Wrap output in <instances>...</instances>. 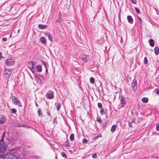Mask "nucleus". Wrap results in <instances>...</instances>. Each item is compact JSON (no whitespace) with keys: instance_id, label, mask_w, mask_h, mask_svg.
Segmentation results:
<instances>
[{"instance_id":"f257e3e1","label":"nucleus","mask_w":159,"mask_h":159,"mask_svg":"<svg viewBox=\"0 0 159 159\" xmlns=\"http://www.w3.org/2000/svg\"><path fill=\"white\" fill-rule=\"evenodd\" d=\"M10 154L12 156H13L15 158H21L19 155V153L18 151L16 148H13L11 150Z\"/></svg>"},{"instance_id":"f03ea898","label":"nucleus","mask_w":159,"mask_h":159,"mask_svg":"<svg viewBox=\"0 0 159 159\" xmlns=\"http://www.w3.org/2000/svg\"><path fill=\"white\" fill-rule=\"evenodd\" d=\"M80 57L82 60L84 62L87 63L90 60V57L85 53L81 54Z\"/></svg>"},{"instance_id":"7ed1b4c3","label":"nucleus","mask_w":159,"mask_h":159,"mask_svg":"<svg viewBox=\"0 0 159 159\" xmlns=\"http://www.w3.org/2000/svg\"><path fill=\"white\" fill-rule=\"evenodd\" d=\"M11 99L12 102L14 104L18 106L19 107H22V105L20 101L15 96H12L11 97Z\"/></svg>"},{"instance_id":"20e7f679","label":"nucleus","mask_w":159,"mask_h":159,"mask_svg":"<svg viewBox=\"0 0 159 159\" xmlns=\"http://www.w3.org/2000/svg\"><path fill=\"white\" fill-rule=\"evenodd\" d=\"M120 104L119 105L118 107L119 108H120L125 107L126 103V101L125 98H124L122 96H120Z\"/></svg>"},{"instance_id":"39448f33","label":"nucleus","mask_w":159,"mask_h":159,"mask_svg":"<svg viewBox=\"0 0 159 159\" xmlns=\"http://www.w3.org/2000/svg\"><path fill=\"white\" fill-rule=\"evenodd\" d=\"M12 69L9 70L6 69L4 70V74L6 78H9L11 73V70Z\"/></svg>"},{"instance_id":"423d86ee","label":"nucleus","mask_w":159,"mask_h":159,"mask_svg":"<svg viewBox=\"0 0 159 159\" xmlns=\"http://www.w3.org/2000/svg\"><path fill=\"white\" fill-rule=\"evenodd\" d=\"M5 63L7 66H10L13 65L15 63V62L12 59H7L5 61Z\"/></svg>"},{"instance_id":"0eeeda50","label":"nucleus","mask_w":159,"mask_h":159,"mask_svg":"<svg viewBox=\"0 0 159 159\" xmlns=\"http://www.w3.org/2000/svg\"><path fill=\"white\" fill-rule=\"evenodd\" d=\"M4 149L2 147H0V158H2V159L5 158L4 156Z\"/></svg>"},{"instance_id":"6e6552de","label":"nucleus","mask_w":159,"mask_h":159,"mask_svg":"<svg viewBox=\"0 0 159 159\" xmlns=\"http://www.w3.org/2000/svg\"><path fill=\"white\" fill-rule=\"evenodd\" d=\"M28 66L31 71L34 73V68H33V61H30L28 64Z\"/></svg>"},{"instance_id":"1a4fd4ad","label":"nucleus","mask_w":159,"mask_h":159,"mask_svg":"<svg viewBox=\"0 0 159 159\" xmlns=\"http://www.w3.org/2000/svg\"><path fill=\"white\" fill-rule=\"evenodd\" d=\"M131 86L134 90H135L137 89V82L135 79H134L131 83Z\"/></svg>"},{"instance_id":"9d476101","label":"nucleus","mask_w":159,"mask_h":159,"mask_svg":"<svg viewBox=\"0 0 159 159\" xmlns=\"http://www.w3.org/2000/svg\"><path fill=\"white\" fill-rule=\"evenodd\" d=\"M53 94V93L50 91L46 94V96L48 98L51 99L52 98Z\"/></svg>"},{"instance_id":"9b49d317","label":"nucleus","mask_w":159,"mask_h":159,"mask_svg":"<svg viewBox=\"0 0 159 159\" xmlns=\"http://www.w3.org/2000/svg\"><path fill=\"white\" fill-rule=\"evenodd\" d=\"M5 131H4L2 135V138L0 139V145H2L3 143V139L5 137Z\"/></svg>"},{"instance_id":"f8f14e48","label":"nucleus","mask_w":159,"mask_h":159,"mask_svg":"<svg viewBox=\"0 0 159 159\" xmlns=\"http://www.w3.org/2000/svg\"><path fill=\"white\" fill-rule=\"evenodd\" d=\"M6 120L5 116H2L1 118H0V124H3L5 122Z\"/></svg>"},{"instance_id":"ddd939ff","label":"nucleus","mask_w":159,"mask_h":159,"mask_svg":"<svg viewBox=\"0 0 159 159\" xmlns=\"http://www.w3.org/2000/svg\"><path fill=\"white\" fill-rule=\"evenodd\" d=\"M149 43L150 46L152 47H153L154 45L155 41L152 39H150L149 40Z\"/></svg>"},{"instance_id":"4468645a","label":"nucleus","mask_w":159,"mask_h":159,"mask_svg":"<svg viewBox=\"0 0 159 159\" xmlns=\"http://www.w3.org/2000/svg\"><path fill=\"white\" fill-rule=\"evenodd\" d=\"M40 41L43 43L45 44L46 42V39L44 37H41L39 39Z\"/></svg>"},{"instance_id":"2eb2a0df","label":"nucleus","mask_w":159,"mask_h":159,"mask_svg":"<svg viewBox=\"0 0 159 159\" xmlns=\"http://www.w3.org/2000/svg\"><path fill=\"white\" fill-rule=\"evenodd\" d=\"M127 19L128 20V21L131 24L133 23V20L132 17L130 16H128L127 17Z\"/></svg>"},{"instance_id":"dca6fc26","label":"nucleus","mask_w":159,"mask_h":159,"mask_svg":"<svg viewBox=\"0 0 159 159\" xmlns=\"http://www.w3.org/2000/svg\"><path fill=\"white\" fill-rule=\"evenodd\" d=\"M36 69L39 72H41L42 70V67L40 65L37 66L36 67Z\"/></svg>"},{"instance_id":"f3484780","label":"nucleus","mask_w":159,"mask_h":159,"mask_svg":"<svg viewBox=\"0 0 159 159\" xmlns=\"http://www.w3.org/2000/svg\"><path fill=\"white\" fill-rule=\"evenodd\" d=\"M55 106L56 107L57 110L58 111H59L61 107V103H55Z\"/></svg>"},{"instance_id":"a211bd4d","label":"nucleus","mask_w":159,"mask_h":159,"mask_svg":"<svg viewBox=\"0 0 159 159\" xmlns=\"http://www.w3.org/2000/svg\"><path fill=\"white\" fill-rule=\"evenodd\" d=\"M117 127V125H113L111 127V131L112 132H114L115 131Z\"/></svg>"},{"instance_id":"6ab92c4d","label":"nucleus","mask_w":159,"mask_h":159,"mask_svg":"<svg viewBox=\"0 0 159 159\" xmlns=\"http://www.w3.org/2000/svg\"><path fill=\"white\" fill-rule=\"evenodd\" d=\"M38 27L40 29H44L47 27L46 25L39 24L38 25Z\"/></svg>"},{"instance_id":"aec40b11","label":"nucleus","mask_w":159,"mask_h":159,"mask_svg":"<svg viewBox=\"0 0 159 159\" xmlns=\"http://www.w3.org/2000/svg\"><path fill=\"white\" fill-rule=\"evenodd\" d=\"M155 54L157 55L159 53V48L157 47H155L154 49Z\"/></svg>"},{"instance_id":"412c9836","label":"nucleus","mask_w":159,"mask_h":159,"mask_svg":"<svg viewBox=\"0 0 159 159\" xmlns=\"http://www.w3.org/2000/svg\"><path fill=\"white\" fill-rule=\"evenodd\" d=\"M142 100L143 102L147 103L148 101V98H143L142 99Z\"/></svg>"},{"instance_id":"4be33fe9","label":"nucleus","mask_w":159,"mask_h":159,"mask_svg":"<svg viewBox=\"0 0 159 159\" xmlns=\"http://www.w3.org/2000/svg\"><path fill=\"white\" fill-rule=\"evenodd\" d=\"M70 140L72 141L74 140V135L73 134H71L70 136Z\"/></svg>"},{"instance_id":"5701e85b","label":"nucleus","mask_w":159,"mask_h":159,"mask_svg":"<svg viewBox=\"0 0 159 159\" xmlns=\"http://www.w3.org/2000/svg\"><path fill=\"white\" fill-rule=\"evenodd\" d=\"M43 64L45 66V67L46 69V71H47V66L48 64H47V63L45 61H43Z\"/></svg>"},{"instance_id":"b1692460","label":"nucleus","mask_w":159,"mask_h":159,"mask_svg":"<svg viewBox=\"0 0 159 159\" xmlns=\"http://www.w3.org/2000/svg\"><path fill=\"white\" fill-rule=\"evenodd\" d=\"M90 82L92 84L94 83V79L93 77H91L90 79Z\"/></svg>"},{"instance_id":"393cba45","label":"nucleus","mask_w":159,"mask_h":159,"mask_svg":"<svg viewBox=\"0 0 159 159\" xmlns=\"http://www.w3.org/2000/svg\"><path fill=\"white\" fill-rule=\"evenodd\" d=\"M63 145L66 147H69L70 145L68 141H66L63 144Z\"/></svg>"},{"instance_id":"a878e982","label":"nucleus","mask_w":159,"mask_h":159,"mask_svg":"<svg viewBox=\"0 0 159 159\" xmlns=\"http://www.w3.org/2000/svg\"><path fill=\"white\" fill-rule=\"evenodd\" d=\"M138 19H139V24L140 26H142V22H143L142 21V20L139 17H138Z\"/></svg>"},{"instance_id":"bb28decb","label":"nucleus","mask_w":159,"mask_h":159,"mask_svg":"<svg viewBox=\"0 0 159 159\" xmlns=\"http://www.w3.org/2000/svg\"><path fill=\"white\" fill-rule=\"evenodd\" d=\"M48 38L52 42L53 41V39L51 35L50 34L48 36Z\"/></svg>"},{"instance_id":"cd10ccee","label":"nucleus","mask_w":159,"mask_h":159,"mask_svg":"<svg viewBox=\"0 0 159 159\" xmlns=\"http://www.w3.org/2000/svg\"><path fill=\"white\" fill-rule=\"evenodd\" d=\"M134 9H135L136 12L137 13H138V14L140 13V11H139V9L137 7H135Z\"/></svg>"},{"instance_id":"c85d7f7f","label":"nucleus","mask_w":159,"mask_h":159,"mask_svg":"<svg viewBox=\"0 0 159 159\" xmlns=\"http://www.w3.org/2000/svg\"><path fill=\"white\" fill-rule=\"evenodd\" d=\"M144 63L145 64H147V58L146 57H145L144 59Z\"/></svg>"},{"instance_id":"c756f323","label":"nucleus","mask_w":159,"mask_h":159,"mask_svg":"<svg viewBox=\"0 0 159 159\" xmlns=\"http://www.w3.org/2000/svg\"><path fill=\"white\" fill-rule=\"evenodd\" d=\"M98 108H101L102 109V105L101 104V103H98Z\"/></svg>"},{"instance_id":"7c9ffc66","label":"nucleus","mask_w":159,"mask_h":159,"mask_svg":"<svg viewBox=\"0 0 159 159\" xmlns=\"http://www.w3.org/2000/svg\"><path fill=\"white\" fill-rule=\"evenodd\" d=\"M37 80L38 81V82L40 84H41V80L39 78V77H37L36 78Z\"/></svg>"},{"instance_id":"2f4dec72","label":"nucleus","mask_w":159,"mask_h":159,"mask_svg":"<svg viewBox=\"0 0 159 159\" xmlns=\"http://www.w3.org/2000/svg\"><path fill=\"white\" fill-rule=\"evenodd\" d=\"M61 20V16H60V14H59V18L57 20V21H60Z\"/></svg>"},{"instance_id":"473e14b6","label":"nucleus","mask_w":159,"mask_h":159,"mask_svg":"<svg viewBox=\"0 0 159 159\" xmlns=\"http://www.w3.org/2000/svg\"><path fill=\"white\" fill-rule=\"evenodd\" d=\"M11 110L13 113H15L16 112V110L15 108H13L11 109Z\"/></svg>"},{"instance_id":"72a5a7b5","label":"nucleus","mask_w":159,"mask_h":159,"mask_svg":"<svg viewBox=\"0 0 159 159\" xmlns=\"http://www.w3.org/2000/svg\"><path fill=\"white\" fill-rule=\"evenodd\" d=\"M38 113L39 116H40L41 115H42L41 111L40 109H39L38 110Z\"/></svg>"},{"instance_id":"f704fd0d","label":"nucleus","mask_w":159,"mask_h":159,"mask_svg":"<svg viewBox=\"0 0 159 159\" xmlns=\"http://www.w3.org/2000/svg\"><path fill=\"white\" fill-rule=\"evenodd\" d=\"M92 158H95L97 157L96 154L95 153L92 156Z\"/></svg>"},{"instance_id":"c9c22d12","label":"nucleus","mask_w":159,"mask_h":159,"mask_svg":"<svg viewBox=\"0 0 159 159\" xmlns=\"http://www.w3.org/2000/svg\"><path fill=\"white\" fill-rule=\"evenodd\" d=\"M132 3L134 4H136L137 2V1L136 0H130Z\"/></svg>"},{"instance_id":"e433bc0d","label":"nucleus","mask_w":159,"mask_h":159,"mask_svg":"<svg viewBox=\"0 0 159 159\" xmlns=\"http://www.w3.org/2000/svg\"><path fill=\"white\" fill-rule=\"evenodd\" d=\"M87 140L86 139H84L83 140V143H87Z\"/></svg>"},{"instance_id":"4c0bfd02","label":"nucleus","mask_w":159,"mask_h":159,"mask_svg":"<svg viewBox=\"0 0 159 159\" xmlns=\"http://www.w3.org/2000/svg\"><path fill=\"white\" fill-rule=\"evenodd\" d=\"M156 129L157 131L159 130V124L157 125Z\"/></svg>"},{"instance_id":"58836bf2","label":"nucleus","mask_w":159,"mask_h":159,"mask_svg":"<svg viewBox=\"0 0 159 159\" xmlns=\"http://www.w3.org/2000/svg\"><path fill=\"white\" fill-rule=\"evenodd\" d=\"M61 155L63 157H66V155L65 152H62L61 153Z\"/></svg>"},{"instance_id":"ea45409f","label":"nucleus","mask_w":159,"mask_h":159,"mask_svg":"<svg viewBox=\"0 0 159 159\" xmlns=\"http://www.w3.org/2000/svg\"><path fill=\"white\" fill-rule=\"evenodd\" d=\"M104 112V110L102 108L101 109V110H100V113L101 114L103 115Z\"/></svg>"},{"instance_id":"a19ab883","label":"nucleus","mask_w":159,"mask_h":159,"mask_svg":"<svg viewBox=\"0 0 159 159\" xmlns=\"http://www.w3.org/2000/svg\"><path fill=\"white\" fill-rule=\"evenodd\" d=\"M129 125L130 127H132V123H131L130 122H129Z\"/></svg>"},{"instance_id":"79ce46f5","label":"nucleus","mask_w":159,"mask_h":159,"mask_svg":"<svg viewBox=\"0 0 159 159\" xmlns=\"http://www.w3.org/2000/svg\"><path fill=\"white\" fill-rule=\"evenodd\" d=\"M2 41H7V39L6 38H3L2 39Z\"/></svg>"},{"instance_id":"37998d69","label":"nucleus","mask_w":159,"mask_h":159,"mask_svg":"<svg viewBox=\"0 0 159 159\" xmlns=\"http://www.w3.org/2000/svg\"><path fill=\"white\" fill-rule=\"evenodd\" d=\"M3 57L1 53L0 52V60H1L2 58H3Z\"/></svg>"},{"instance_id":"c03bdc74","label":"nucleus","mask_w":159,"mask_h":159,"mask_svg":"<svg viewBox=\"0 0 159 159\" xmlns=\"http://www.w3.org/2000/svg\"><path fill=\"white\" fill-rule=\"evenodd\" d=\"M101 119H100V118H97V121L98 122H100V121H101Z\"/></svg>"},{"instance_id":"a18cd8bd","label":"nucleus","mask_w":159,"mask_h":159,"mask_svg":"<svg viewBox=\"0 0 159 159\" xmlns=\"http://www.w3.org/2000/svg\"><path fill=\"white\" fill-rule=\"evenodd\" d=\"M44 34H45V35L46 36H48V37L50 34H48V33H45Z\"/></svg>"},{"instance_id":"49530a36","label":"nucleus","mask_w":159,"mask_h":159,"mask_svg":"<svg viewBox=\"0 0 159 159\" xmlns=\"http://www.w3.org/2000/svg\"><path fill=\"white\" fill-rule=\"evenodd\" d=\"M10 159H22V158L18 157V158H15V159H14L13 158H11Z\"/></svg>"},{"instance_id":"de8ad7c7","label":"nucleus","mask_w":159,"mask_h":159,"mask_svg":"<svg viewBox=\"0 0 159 159\" xmlns=\"http://www.w3.org/2000/svg\"><path fill=\"white\" fill-rule=\"evenodd\" d=\"M36 65V62H33V68H34V66H35Z\"/></svg>"},{"instance_id":"09e8293b","label":"nucleus","mask_w":159,"mask_h":159,"mask_svg":"<svg viewBox=\"0 0 159 159\" xmlns=\"http://www.w3.org/2000/svg\"><path fill=\"white\" fill-rule=\"evenodd\" d=\"M156 93L157 94H159V90H158L156 92Z\"/></svg>"},{"instance_id":"8fccbe9b","label":"nucleus","mask_w":159,"mask_h":159,"mask_svg":"<svg viewBox=\"0 0 159 159\" xmlns=\"http://www.w3.org/2000/svg\"><path fill=\"white\" fill-rule=\"evenodd\" d=\"M48 114V115H49V116H50V112L49 111H48V112H47Z\"/></svg>"},{"instance_id":"3c124183","label":"nucleus","mask_w":159,"mask_h":159,"mask_svg":"<svg viewBox=\"0 0 159 159\" xmlns=\"http://www.w3.org/2000/svg\"><path fill=\"white\" fill-rule=\"evenodd\" d=\"M35 104H36V106H38V105H37V104L36 103H35Z\"/></svg>"}]
</instances>
